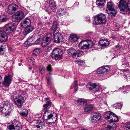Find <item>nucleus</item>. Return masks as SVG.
<instances>
[{
	"label": "nucleus",
	"mask_w": 130,
	"mask_h": 130,
	"mask_svg": "<svg viewBox=\"0 0 130 130\" xmlns=\"http://www.w3.org/2000/svg\"><path fill=\"white\" fill-rule=\"evenodd\" d=\"M110 69L108 66H103L98 69L97 71V73L104 75L106 74Z\"/></svg>",
	"instance_id": "19"
},
{
	"label": "nucleus",
	"mask_w": 130,
	"mask_h": 130,
	"mask_svg": "<svg viewBox=\"0 0 130 130\" xmlns=\"http://www.w3.org/2000/svg\"><path fill=\"white\" fill-rule=\"evenodd\" d=\"M14 26L12 23H9L6 25L3 29L6 32L7 35H9L13 31Z\"/></svg>",
	"instance_id": "16"
},
{
	"label": "nucleus",
	"mask_w": 130,
	"mask_h": 130,
	"mask_svg": "<svg viewBox=\"0 0 130 130\" xmlns=\"http://www.w3.org/2000/svg\"><path fill=\"white\" fill-rule=\"evenodd\" d=\"M123 70V72L124 73V72H126L127 71H128V70Z\"/></svg>",
	"instance_id": "54"
},
{
	"label": "nucleus",
	"mask_w": 130,
	"mask_h": 130,
	"mask_svg": "<svg viewBox=\"0 0 130 130\" xmlns=\"http://www.w3.org/2000/svg\"><path fill=\"white\" fill-rule=\"evenodd\" d=\"M21 64H22V63H19V66H21Z\"/></svg>",
	"instance_id": "56"
},
{
	"label": "nucleus",
	"mask_w": 130,
	"mask_h": 130,
	"mask_svg": "<svg viewBox=\"0 0 130 130\" xmlns=\"http://www.w3.org/2000/svg\"><path fill=\"white\" fill-rule=\"evenodd\" d=\"M18 8L17 5L14 4H12L10 5L8 7V13L12 14L14 13Z\"/></svg>",
	"instance_id": "20"
},
{
	"label": "nucleus",
	"mask_w": 130,
	"mask_h": 130,
	"mask_svg": "<svg viewBox=\"0 0 130 130\" xmlns=\"http://www.w3.org/2000/svg\"><path fill=\"white\" fill-rule=\"evenodd\" d=\"M36 127L38 128H40V127L39 124L36 125Z\"/></svg>",
	"instance_id": "51"
},
{
	"label": "nucleus",
	"mask_w": 130,
	"mask_h": 130,
	"mask_svg": "<svg viewBox=\"0 0 130 130\" xmlns=\"http://www.w3.org/2000/svg\"><path fill=\"white\" fill-rule=\"evenodd\" d=\"M32 68V67H30L29 68V70H31Z\"/></svg>",
	"instance_id": "57"
},
{
	"label": "nucleus",
	"mask_w": 130,
	"mask_h": 130,
	"mask_svg": "<svg viewBox=\"0 0 130 130\" xmlns=\"http://www.w3.org/2000/svg\"><path fill=\"white\" fill-rule=\"evenodd\" d=\"M13 101L15 105L19 108L23 106L25 100L23 96L19 94L18 96L13 98Z\"/></svg>",
	"instance_id": "10"
},
{
	"label": "nucleus",
	"mask_w": 130,
	"mask_h": 130,
	"mask_svg": "<svg viewBox=\"0 0 130 130\" xmlns=\"http://www.w3.org/2000/svg\"><path fill=\"white\" fill-rule=\"evenodd\" d=\"M54 42L59 43L63 41V37L59 32L56 33L54 36Z\"/></svg>",
	"instance_id": "18"
},
{
	"label": "nucleus",
	"mask_w": 130,
	"mask_h": 130,
	"mask_svg": "<svg viewBox=\"0 0 130 130\" xmlns=\"http://www.w3.org/2000/svg\"><path fill=\"white\" fill-rule=\"evenodd\" d=\"M87 101L84 99L80 98L75 101V103L76 104L82 106L85 105L87 104Z\"/></svg>",
	"instance_id": "25"
},
{
	"label": "nucleus",
	"mask_w": 130,
	"mask_h": 130,
	"mask_svg": "<svg viewBox=\"0 0 130 130\" xmlns=\"http://www.w3.org/2000/svg\"><path fill=\"white\" fill-rule=\"evenodd\" d=\"M39 125L40 127H42V126L44 125V123L43 122H41L39 123Z\"/></svg>",
	"instance_id": "46"
},
{
	"label": "nucleus",
	"mask_w": 130,
	"mask_h": 130,
	"mask_svg": "<svg viewBox=\"0 0 130 130\" xmlns=\"http://www.w3.org/2000/svg\"><path fill=\"white\" fill-rule=\"evenodd\" d=\"M51 106V102L50 101H47L46 104L43 106L44 110L42 111V113H43V118L45 120H49L51 122L49 124L52 123H54L57 120L56 114L53 112L47 110L49 109Z\"/></svg>",
	"instance_id": "1"
},
{
	"label": "nucleus",
	"mask_w": 130,
	"mask_h": 130,
	"mask_svg": "<svg viewBox=\"0 0 130 130\" xmlns=\"http://www.w3.org/2000/svg\"><path fill=\"white\" fill-rule=\"evenodd\" d=\"M74 87H75V92H76L78 89V84L77 83V81L76 80H75L74 83Z\"/></svg>",
	"instance_id": "40"
},
{
	"label": "nucleus",
	"mask_w": 130,
	"mask_h": 130,
	"mask_svg": "<svg viewBox=\"0 0 130 130\" xmlns=\"http://www.w3.org/2000/svg\"><path fill=\"white\" fill-rule=\"evenodd\" d=\"M20 61L21 62H22V60L21 59H20Z\"/></svg>",
	"instance_id": "58"
},
{
	"label": "nucleus",
	"mask_w": 130,
	"mask_h": 130,
	"mask_svg": "<svg viewBox=\"0 0 130 130\" xmlns=\"http://www.w3.org/2000/svg\"><path fill=\"white\" fill-rule=\"evenodd\" d=\"M84 62L83 61H79L78 62V63L79 65L82 66V65L84 63Z\"/></svg>",
	"instance_id": "47"
},
{
	"label": "nucleus",
	"mask_w": 130,
	"mask_h": 130,
	"mask_svg": "<svg viewBox=\"0 0 130 130\" xmlns=\"http://www.w3.org/2000/svg\"><path fill=\"white\" fill-rule=\"evenodd\" d=\"M107 128L103 129V130H114L116 128V126L115 124H113L112 125H108Z\"/></svg>",
	"instance_id": "31"
},
{
	"label": "nucleus",
	"mask_w": 130,
	"mask_h": 130,
	"mask_svg": "<svg viewBox=\"0 0 130 130\" xmlns=\"http://www.w3.org/2000/svg\"><path fill=\"white\" fill-rule=\"evenodd\" d=\"M124 93H128V92H127V91H123L122 92Z\"/></svg>",
	"instance_id": "53"
},
{
	"label": "nucleus",
	"mask_w": 130,
	"mask_h": 130,
	"mask_svg": "<svg viewBox=\"0 0 130 130\" xmlns=\"http://www.w3.org/2000/svg\"><path fill=\"white\" fill-rule=\"evenodd\" d=\"M8 37L6 32L3 29L0 28V41H5L7 40Z\"/></svg>",
	"instance_id": "22"
},
{
	"label": "nucleus",
	"mask_w": 130,
	"mask_h": 130,
	"mask_svg": "<svg viewBox=\"0 0 130 130\" xmlns=\"http://www.w3.org/2000/svg\"><path fill=\"white\" fill-rule=\"evenodd\" d=\"M42 39L41 38H36L34 41L35 43L36 44H39L42 40Z\"/></svg>",
	"instance_id": "39"
},
{
	"label": "nucleus",
	"mask_w": 130,
	"mask_h": 130,
	"mask_svg": "<svg viewBox=\"0 0 130 130\" xmlns=\"http://www.w3.org/2000/svg\"><path fill=\"white\" fill-rule=\"evenodd\" d=\"M104 118L110 122V125H112L113 124H115L113 122L118 121V116L113 112L108 111L106 112L104 114Z\"/></svg>",
	"instance_id": "4"
},
{
	"label": "nucleus",
	"mask_w": 130,
	"mask_h": 130,
	"mask_svg": "<svg viewBox=\"0 0 130 130\" xmlns=\"http://www.w3.org/2000/svg\"><path fill=\"white\" fill-rule=\"evenodd\" d=\"M70 89H72V88L71 87L70 88Z\"/></svg>",
	"instance_id": "62"
},
{
	"label": "nucleus",
	"mask_w": 130,
	"mask_h": 130,
	"mask_svg": "<svg viewBox=\"0 0 130 130\" xmlns=\"http://www.w3.org/2000/svg\"><path fill=\"white\" fill-rule=\"evenodd\" d=\"M40 50L39 48H37L35 49L33 51V53L34 55L36 56L40 53Z\"/></svg>",
	"instance_id": "38"
},
{
	"label": "nucleus",
	"mask_w": 130,
	"mask_h": 130,
	"mask_svg": "<svg viewBox=\"0 0 130 130\" xmlns=\"http://www.w3.org/2000/svg\"><path fill=\"white\" fill-rule=\"evenodd\" d=\"M47 70L49 72H51L52 71V69L50 64H49L47 67Z\"/></svg>",
	"instance_id": "42"
},
{
	"label": "nucleus",
	"mask_w": 130,
	"mask_h": 130,
	"mask_svg": "<svg viewBox=\"0 0 130 130\" xmlns=\"http://www.w3.org/2000/svg\"><path fill=\"white\" fill-rule=\"evenodd\" d=\"M25 29L24 30L23 32L24 35H26L32 31L34 29V27L31 25L25 28Z\"/></svg>",
	"instance_id": "26"
},
{
	"label": "nucleus",
	"mask_w": 130,
	"mask_h": 130,
	"mask_svg": "<svg viewBox=\"0 0 130 130\" xmlns=\"http://www.w3.org/2000/svg\"><path fill=\"white\" fill-rule=\"evenodd\" d=\"M12 80V76L11 75H6L4 80L2 82L3 86L5 87H8L10 86Z\"/></svg>",
	"instance_id": "14"
},
{
	"label": "nucleus",
	"mask_w": 130,
	"mask_h": 130,
	"mask_svg": "<svg viewBox=\"0 0 130 130\" xmlns=\"http://www.w3.org/2000/svg\"><path fill=\"white\" fill-rule=\"evenodd\" d=\"M101 116L99 113L95 112L93 115L91 121L93 123H96L101 118Z\"/></svg>",
	"instance_id": "21"
},
{
	"label": "nucleus",
	"mask_w": 130,
	"mask_h": 130,
	"mask_svg": "<svg viewBox=\"0 0 130 130\" xmlns=\"http://www.w3.org/2000/svg\"><path fill=\"white\" fill-rule=\"evenodd\" d=\"M52 35L51 34L48 33L46 37H44L41 43L42 47H46L49 44L52 39Z\"/></svg>",
	"instance_id": "15"
},
{
	"label": "nucleus",
	"mask_w": 130,
	"mask_h": 130,
	"mask_svg": "<svg viewBox=\"0 0 130 130\" xmlns=\"http://www.w3.org/2000/svg\"><path fill=\"white\" fill-rule=\"evenodd\" d=\"M2 77L0 76V84L2 83Z\"/></svg>",
	"instance_id": "50"
},
{
	"label": "nucleus",
	"mask_w": 130,
	"mask_h": 130,
	"mask_svg": "<svg viewBox=\"0 0 130 130\" xmlns=\"http://www.w3.org/2000/svg\"><path fill=\"white\" fill-rule=\"evenodd\" d=\"M67 52L68 54L71 55L73 58L76 59L82 56L83 54L82 51L78 50L76 51L73 48L69 49Z\"/></svg>",
	"instance_id": "9"
},
{
	"label": "nucleus",
	"mask_w": 130,
	"mask_h": 130,
	"mask_svg": "<svg viewBox=\"0 0 130 130\" xmlns=\"http://www.w3.org/2000/svg\"><path fill=\"white\" fill-rule=\"evenodd\" d=\"M105 0H97L96 5L98 6H101L103 5Z\"/></svg>",
	"instance_id": "34"
},
{
	"label": "nucleus",
	"mask_w": 130,
	"mask_h": 130,
	"mask_svg": "<svg viewBox=\"0 0 130 130\" xmlns=\"http://www.w3.org/2000/svg\"><path fill=\"white\" fill-rule=\"evenodd\" d=\"M118 7L123 13L126 14L128 11L130 13V1L127 3L125 0H120Z\"/></svg>",
	"instance_id": "3"
},
{
	"label": "nucleus",
	"mask_w": 130,
	"mask_h": 130,
	"mask_svg": "<svg viewBox=\"0 0 130 130\" xmlns=\"http://www.w3.org/2000/svg\"><path fill=\"white\" fill-rule=\"evenodd\" d=\"M120 89H121V88H120V89H119V90H120Z\"/></svg>",
	"instance_id": "60"
},
{
	"label": "nucleus",
	"mask_w": 130,
	"mask_h": 130,
	"mask_svg": "<svg viewBox=\"0 0 130 130\" xmlns=\"http://www.w3.org/2000/svg\"><path fill=\"white\" fill-rule=\"evenodd\" d=\"M109 43V41L107 39L101 40L99 42V45L103 48L108 46Z\"/></svg>",
	"instance_id": "23"
},
{
	"label": "nucleus",
	"mask_w": 130,
	"mask_h": 130,
	"mask_svg": "<svg viewBox=\"0 0 130 130\" xmlns=\"http://www.w3.org/2000/svg\"><path fill=\"white\" fill-rule=\"evenodd\" d=\"M31 21L29 19L25 18L21 22V26L24 28H25L30 25Z\"/></svg>",
	"instance_id": "24"
},
{
	"label": "nucleus",
	"mask_w": 130,
	"mask_h": 130,
	"mask_svg": "<svg viewBox=\"0 0 130 130\" xmlns=\"http://www.w3.org/2000/svg\"><path fill=\"white\" fill-rule=\"evenodd\" d=\"M24 12L21 10L16 12L12 16V20L14 22H18L21 21L25 17Z\"/></svg>",
	"instance_id": "6"
},
{
	"label": "nucleus",
	"mask_w": 130,
	"mask_h": 130,
	"mask_svg": "<svg viewBox=\"0 0 130 130\" xmlns=\"http://www.w3.org/2000/svg\"><path fill=\"white\" fill-rule=\"evenodd\" d=\"M126 129L125 130H130V129Z\"/></svg>",
	"instance_id": "59"
},
{
	"label": "nucleus",
	"mask_w": 130,
	"mask_h": 130,
	"mask_svg": "<svg viewBox=\"0 0 130 130\" xmlns=\"http://www.w3.org/2000/svg\"><path fill=\"white\" fill-rule=\"evenodd\" d=\"M4 50L3 48L0 47V54L3 53Z\"/></svg>",
	"instance_id": "48"
},
{
	"label": "nucleus",
	"mask_w": 130,
	"mask_h": 130,
	"mask_svg": "<svg viewBox=\"0 0 130 130\" xmlns=\"http://www.w3.org/2000/svg\"><path fill=\"white\" fill-rule=\"evenodd\" d=\"M49 7L45 10L48 13L50 14L52 12H55L56 11V5L54 0H50L49 2Z\"/></svg>",
	"instance_id": "12"
},
{
	"label": "nucleus",
	"mask_w": 130,
	"mask_h": 130,
	"mask_svg": "<svg viewBox=\"0 0 130 130\" xmlns=\"http://www.w3.org/2000/svg\"><path fill=\"white\" fill-rule=\"evenodd\" d=\"M80 130H88L87 129L83 128V129H81Z\"/></svg>",
	"instance_id": "55"
},
{
	"label": "nucleus",
	"mask_w": 130,
	"mask_h": 130,
	"mask_svg": "<svg viewBox=\"0 0 130 130\" xmlns=\"http://www.w3.org/2000/svg\"><path fill=\"white\" fill-rule=\"evenodd\" d=\"M93 45V43L91 40H83L81 41L79 44V47L81 49H88L91 48Z\"/></svg>",
	"instance_id": "8"
},
{
	"label": "nucleus",
	"mask_w": 130,
	"mask_h": 130,
	"mask_svg": "<svg viewBox=\"0 0 130 130\" xmlns=\"http://www.w3.org/2000/svg\"><path fill=\"white\" fill-rule=\"evenodd\" d=\"M52 74L51 72H49L46 75V79L47 81V83L49 85L51 83V79H52L51 75Z\"/></svg>",
	"instance_id": "30"
},
{
	"label": "nucleus",
	"mask_w": 130,
	"mask_h": 130,
	"mask_svg": "<svg viewBox=\"0 0 130 130\" xmlns=\"http://www.w3.org/2000/svg\"><path fill=\"white\" fill-rule=\"evenodd\" d=\"M35 39L36 38L32 36L30 38L29 37L27 39V40L31 44L34 43Z\"/></svg>",
	"instance_id": "36"
},
{
	"label": "nucleus",
	"mask_w": 130,
	"mask_h": 130,
	"mask_svg": "<svg viewBox=\"0 0 130 130\" xmlns=\"http://www.w3.org/2000/svg\"><path fill=\"white\" fill-rule=\"evenodd\" d=\"M86 87L90 90H92L96 92H97L99 89V86L96 84L89 83L86 85Z\"/></svg>",
	"instance_id": "17"
},
{
	"label": "nucleus",
	"mask_w": 130,
	"mask_h": 130,
	"mask_svg": "<svg viewBox=\"0 0 130 130\" xmlns=\"http://www.w3.org/2000/svg\"><path fill=\"white\" fill-rule=\"evenodd\" d=\"M22 126L19 121L14 119L11 125H9L7 128V130H21Z\"/></svg>",
	"instance_id": "7"
},
{
	"label": "nucleus",
	"mask_w": 130,
	"mask_h": 130,
	"mask_svg": "<svg viewBox=\"0 0 130 130\" xmlns=\"http://www.w3.org/2000/svg\"><path fill=\"white\" fill-rule=\"evenodd\" d=\"M31 44L27 40H26L24 43V45L26 46H28L30 45Z\"/></svg>",
	"instance_id": "44"
},
{
	"label": "nucleus",
	"mask_w": 130,
	"mask_h": 130,
	"mask_svg": "<svg viewBox=\"0 0 130 130\" xmlns=\"http://www.w3.org/2000/svg\"><path fill=\"white\" fill-rule=\"evenodd\" d=\"M122 107V105L120 103H116L114 105L113 107L115 109H120Z\"/></svg>",
	"instance_id": "37"
},
{
	"label": "nucleus",
	"mask_w": 130,
	"mask_h": 130,
	"mask_svg": "<svg viewBox=\"0 0 130 130\" xmlns=\"http://www.w3.org/2000/svg\"><path fill=\"white\" fill-rule=\"evenodd\" d=\"M78 37L75 35L72 34L70 35L69 38V40L72 42H74L76 41L78 39Z\"/></svg>",
	"instance_id": "28"
},
{
	"label": "nucleus",
	"mask_w": 130,
	"mask_h": 130,
	"mask_svg": "<svg viewBox=\"0 0 130 130\" xmlns=\"http://www.w3.org/2000/svg\"><path fill=\"white\" fill-rule=\"evenodd\" d=\"M8 20L7 17L3 15L0 16V22H4Z\"/></svg>",
	"instance_id": "35"
},
{
	"label": "nucleus",
	"mask_w": 130,
	"mask_h": 130,
	"mask_svg": "<svg viewBox=\"0 0 130 130\" xmlns=\"http://www.w3.org/2000/svg\"><path fill=\"white\" fill-rule=\"evenodd\" d=\"M128 63L125 62V63H124L122 64V66L123 67H126L128 66Z\"/></svg>",
	"instance_id": "45"
},
{
	"label": "nucleus",
	"mask_w": 130,
	"mask_h": 130,
	"mask_svg": "<svg viewBox=\"0 0 130 130\" xmlns=\"http://www.w3.org/2000/svg\"><path fill=\"white\" fill-rule=\"evenodd\" d=\"M57 24L56 22H54L51 28V30L52 32L54 34L56 31L57 28H58Z\"/></svg>",
	"instance_id": "29"
},
{
	"label": "nucleus",
	"mask_w": 130,
	"mask_h": 130,
	"mask_svg": "<svg viewBox=\"0 0 130 130\" xmlns=\"http://www.w3.org/2000/svg\"><path fill=\"white\" fill-rule=\"evenodd\" d=\"M85 18L87 21H90V18L89 17H85Z\"/></svg>",
	"instance_id": "49"
},
{
	"label": "nucleus",
	"mask_w": 130,
	"mask_h": 130,
	"mask_svg": "<svg viewBox=\"0 0 130 130\" xmlns=\"http://www.w3.org/2000/svg\"><path fill=\"white\" fill-rule=\"evenodd\" d=\"M115 47L116 48H120V46L118 45H117Z\"/></svg>",
	"instance_id": "52"
},
{
	"label": "nucleus",
	"mask_w": 130,
	"mask_h": 130,
	"mask_svg": "<svg viewBox=\"0 0 130 130\" xmlns=\"http://www.w3.org/2000/svg\"><path fill=\"white\" fill-rule=\"evenodd\" d=\"M52 53V57L55 60H57L58 58H60L62 54V52L60 49L57 48L53 50Z\"/></svg>",
	"instance_id": "13"
},
{
	"label": "nucleus",
	"mask_w": 130,
	"mask_h": 130,
	"mask_svg": "<svg viewBox=\"0 0 130 130\" xmlns=\"http://www.w3.org/2000/svg\"><path fill=\"white\" fill-rule=\"evenodd\" d=\"M93 108V107L92 105H87L84 107V111L86 112H90L92 111Z\"/></svg>",
	"instance_id": "27"
},
{
	"label": "nucleus",
	"mask_w": 130,
	"mask_h": 130,
	"mask_svg": "<svg viewBox=\"0 0 130 130\" xmlns=\"http://www.w3.org/2000/svg\"><path fill=\"white\" fill-rule=\"evenodd\" d=\"M34 73V71H32V73Z\"/></svg>",
	"instance_id": "61"
},
{
	"label": "nucleus",
	"mask_w": 130,
	"mask_h": 130,
	"mask_svg": "<svg viewBox=\"0 0 130 130\" xmlns=\"http://www.w3.org/2000/svg\"><path fill=\"white\" fill-rule=\"evenodd\" d=\"M106 22L105 15L103 13H100L94 16L93 23L96 25H99L105 24Z\"/></svg>",
	"instance_id": "5"
},
{
	"label": "nucleus",
	"mask_w": 130,
	"mask_h": 130,
	"mask_svg": "<svg viewBox=\"0 0 130 130\" xmlns=\"http://www.w3.org/2000/svg\"><path fill=\"white\" fill-rule=\"evenodd\" d=\"M20 114L22 116H27L28 114V111L26 109H24L20 113Z\"/></svg>",
	"instance_id": "33"
},
{
	"label": "nucleus",
	"mask_w": 130,
	"mask_h": 130,
	"mask_svg": "<svg viewBox=\"0 0 130 130\" xmlns=\"http://www.w3.org/2000/svg\"><path fill=\"white\" fill-rule=\"evenodd\" d=\"M114 4L111 2H107V6L106 10L108 14L111 16H115L116 12L114 9Z\"/></svg>",
	"instance_id": "11"
},
{
	"label": "nucleus",
	"mask_w": 130,
	"mask_h": 130,
	"mask_svg": "<svg viewBox=\"0 0 130 130\" xmlns=\"http://www.w3.org/2000/svg\"><path fill=\"white\" fill-rule=\"evenodd\" d=\"M14 107L11 104H3L0 106V114L5 116L10 115Z\"/></svg>",
	"instance_id": "2"
},
{
	"label": "nucleus",
	"mask_w": 130,
	"mask_h": 130,
	"mask_svg": "<svg viewBox=\"0 0 130 130\" xmlns=\"http://www.w3.org/2000/svg\"><path fill=\"white\" fill-rule=\"evenodd\" d=\"M29 61L32 64H34L35 62V60L32 57L30 58Z\"/></svg>",
	"instance_id": "43"
},
{
	"label": "nucleus",
	"mask_w": 130,
	"mask_h": 130,
	"mask_svg": "<svg viewBox=\"0 0 130 130\" xmlns=\"http://www.w3.org/2000/svg\"><path fill=\"white\" fill-rule=\"evenodd\" d=\"M66 10L65 9H59L57 10V13L58 14L63 15L66 12Z\"/></svg>",
	"instance_id": "32"
},
{
	"label": "nucleus",
	"mask_w": 130,
	"mask_h": 130,
	"mask_svg": "<svg viewBox=\"0 0 130 130\" xmlns=\"http://www.w3.org/2000/svg\"><path fill=\"white\" fill-rule=\"evenodd\" d=\"M45 69L44 67H42L39 69L40 72L42 74H43L45 72Z\"/></svg>",
	"instance_id": "41"
}]
</instances>
